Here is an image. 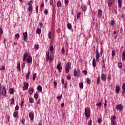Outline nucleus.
Here are the masks:
<instances>
[{"label":"nucleus","instance_id":"nucleus-1","mask_svg":"<svg viewBox=\"0 0 125 125\" xmlns=\"http://www.w3.org/2000/svg\"><path fill=\"white\" fill-rule=\"evenodd\" d=\"M53 55H50L49 57V52H46V61L48 62V60H50V63H51V61L53 60Z\"/></svg>","mask_w":125,"mask_h":125},{"label":"nucleus","instance_id":"nucleus-2","mask_svg":"<svg viewBox=\"0 0 125 125\" xmlns=\"http://www.w3.org/2000/svg\"><path fill=\"white\" fill-rule=\"evenodd\" d=\"M6 95V90L5 87H4L2 90H0V97L5 96Z\"/></svg>","mask_w":125,"mask_h":125},{"label":"nucleus","instance_id":"nucleus-3","mask_svg":"<svg viewBox=\"0 0 125 125\" xmlns=\"http://www.w3.org/2000/svg\"><path fill=\"white\" fill-rule=\"evenodd\" d=\"M85 115L86 116V118H90V109L89 108H85Z\"/></svg>","mask_w":125,"mask_h":125},{"label":"nucleus","instance_id":"nucleus-4","mask_svg":"<svg viewBox=\"0 0 125 125\" xmlns=\"http://www.w3.org/2000/svg\"><path fill=\"white\" fill-rule=\"evenodd\" d=\"M70 69H71V62H68L65 66V72L66 74H68L69 72Z\"/></svg>","mask_w":125,"mask_h":125},{"label":"nucleus","instance_id":"nucleus-5","mask_svg":"<svg viewBox=\"0 0 125 125\" xmlns=\"http://www.w3.org/2000/svg\"><path fill=\"white\" fill-rule=\"evenodd\" d=\"M111 125H116V116L114 115L113 117H111Z\"/></svg>","mask_w":125,"mask_h":125},{"label":"nucleus","instance_id":"nucleus-6","mask_svg":"<svg viewBox=\"0 0 125 125\" xmlns=\"http://www.w3.org/2000/svg\"><path fill=\"white\" fill-rule=\"evenodd\" d=\"M29 88V83L27 82L24 83V86L23 87V90H27Z\"/></svg>","mask_w":125,"mask_h":125},{"label":"nucleus","instance_id":"nucleus-7","mask_svg":"<svg viewBox=\"0 0 125 125\" xmlns=\"http://www.w3.org/2000/svg\"><path fill=\"white\" fill-rule=\"evenodd\" d=\"M101 79L102 81L105 82V81L107 80V77L106 76V75H105V74L103 73V74H102L101 75Z\"/></svg>","mask_w":125,"mask_h":125},{"label":"nucleus","instance_id":"nucleus-8","mask_svg":"<svg viewBox=\"0 0 125 125\" xmlns=\"http://www.w3.org/2000/svg\"><path fill=\"white\" fill-rule=\"evenodd\" d=\"M116 109L117 110V111H123V105L120 104L116 105Z\"/></svg>","mask_w":125,"mask_h":125},{"label":"nucleus","instance_id":"nucleus-9","mask_svg":"<svg viewBox=\"0 0 125 125\" xmlns=\"http://www.w3.org/2000/svg\"><path fill=\"white\" fill-rule=\"evenodd\" d=\"M23 37H24V40L25 42H27L28 41V32H25L23 33Z\"/></svg>","mask_w":125,"mask_h":125},{"label":"nucleus","instance_id":"nucleus-10","mask_svg":"<svg viewBox=\"0 0 125 125\" xmlns=\"http://www.w3.org/2000/svg\"><path fill=\"white\" fill-rule=\"evenodd\" d=\"M96 61L97 62L99 61V57H100V55L99 54H98V50H96Z\"/></svg>","mask_w":125,"mask_h":125},{"label":"nucleus","instance_id":"nucleus-11","mask_svg":"<svg viewBox=\"0 0 125 125\" xmlns=\"http://www.w3.org/2000/svg\"><path fill=\"white\" fill-rule=\"evenodd\" d=\"M26 62L28 63H32V57L31 56L28 57L26 60Z\"/></svg>","mask_w":125,"mask_h":125},{"label":"nucleus","instance_id":"nucleus-12","mask_svg":"<svg viewBox=\"0 0 125 125\" xmlns=\"http://www.w3.org/2000/svg\"><path fill=\"white\" fill-rule=\"evenodd\" d=\"M29 118H30L31 121H33L34 120V113H29Z\"/></svg>","mask_w":125,"mask_h":125},{"label":"nucleus","instance_id":"nucleus-13","mask_svg":"<svg viewBox=\"0 0 125 125\" xmlns=\"http://www.w3.org/2000/svg\"><path fill=\"white\" fill-rule=\"evenodd\" d=\"M113 2H114L112 1V0H108L107 3H108V6L109 7L112 6V5H113Z\"/></svg>","mask_w":125,"mask_h":125},{"label":"nucleus","instance_id":"nucleus-14","mask_svg":"<svg viewBox=\"0 0 125 125\" xmlns=\"http://www.w3.org/2000/svg\"><path fill=\"white\" fill-rule=\"evenodd\" d=\"M115 92L116 93H119L120 92V86L119 85H117L116 86V90Z\"/></svg>","mask_w":125,"mask_h":125},{"label":"nucleus","instance_id":"nucleus-15","mask_svg":"<svg viewBox=\"0 0 125 125\" xmlns=\"http://www.w3.org/2000/svg\"><path fill=\"white\" fill-rule=\"evenodd\" d=\"M57 69L59 71V72H61V70H62V67L60 66V64H58L57 66Z\"/></svg>","mask_w":125,"mask_h":125},{"label":"nucleus","instance_id":"nucleus-16","mask_svg":"<svg viewBox=\"0 0 125 125\" xmlns=\"http://www.w3.org/2000/svg\"><path fill=\"white\" fill-rule=\"evenodd\" d=\"M13 117H14L15 118H16L17 119H18V118H19L18 112L16 111V112H14Z\"/></svg>","mask_w":125,"mask_h":125},{"label":"nucleus","instance_id":"nucleus-17","mask_svg":"<svg viewBox=\"0 0 125 125\" xmlns=\"http://www.w3.org/2000/svg\"><path fill=\"white\" fill-rule=\"evenodd\" d=\"M92 65L93 67H96V60L95 59H93Z\"/></svg>","mask_w":125,"mask_h":125},{"label":"nucleus","instance_id":"nucleus-18","mask_svg":"<svg viewBox=\"0 0 125 125\" xmlns=\"http://www.w3.org/2000/svg\"><path fill=\"white\" fill-rule=\"evenodd\" d=\"M27 58H28V54H24L23 56V61H24V62H26V60H27Z\"/></svg>","mask_w":125,"mask_h":125},{"label":"nucleus","instance_id":"nucleus-19","mask_svg":"<svg viewBox=\"0 0 125 125\" xmlns=\"http://www.w3.org/2000/svg\"><path fill=\"white\" fill-rule=\"evenodd\" d=\"M118 7L121 8L122 7V0H118Z\"/></svg>","mask_w":125,"mask_h":125},{"label":"nucleus","instance_id":"nucleus-20","mask_svg":"<svg viewBox=\"0 0 125 125\" xmlns=\"http://www.w3.org/2000/svg\"><path fill=\"white\" fill-rule=\"evenodd\" d=\"M98 17H101L102 16V11L98 10Z\"/></svg>","mask_w":125,"mask_h":125},{"label":"nucleus","instance_id":"nucleus-21","mask_svg":"<svg viewBox=\"0 0 125 125\" xmlns=\"http://www.w3.org/2000/svg\"><path fill=\"white\" fill-rule=\"evenodd\" d=\"M17 70L18 72H19V71H20V62H19L17 64Z\"/></svg>","mask_w":125,"mask_h":125},{"label":"nucleus","instance_id":"nucleus-22","mask_svg":"<svg viewBox=\"0 0 125 125\" xmlns=\"http://www.w3.org/2000/svg\"><path fill=\"white\" fill-rule=\"evenodd\" d=\"M122 60H125V50H124L122 53Z\"/></svg>","mask_w":125,"mask_h":125},{"label":"nucleus","instance_id":"nucleus-23","mask_svg":"<svg viewBox=\"0 0 125 125\" xmlns=\"http://www.w3.org/2000/svg\"><path fill=\"white\" fill-rule=\"evenodd\" d=\"M28 90L30 94H33V93L34 92V89L30 88Z\"/></svg>","mask_w":125,"mask_h":125},{"label":"nucleus","instance_id":"nucleus-24","mask_svg":"<svg viewBox=\"0 0 125 125\" xmlns=\"http://www.w3.org/2000/svg\"><path fill=\"white\" fill-rule=\"evenodd\" d=\"M37 90H38V91H42V87L41 85H39L37 87Z\"/></svg>","mask_w":125,"mask_h":125},{"label":"nucleus","instance_id":"nucleus-25","mask_svg":"<svg viewBox=\"0 0 125 125\" xmlns=\"http://www.w3.org/2000/svg\"><path fill=\"white\" fill-rule=\"evenodd\" d=\"M82 9L83 11H86V10H87V7H86V6L85 5H84L82 7Z\"/></svg>","mask_w":125,"mask_h":125},{"label":"nucleus","instance_id":"nucleus-26","mask_svg":"<svg viewBox=\"0 0 125 125\" xmlns=\"http://www.w3.org/2000/svg\"><path fill=\"white\" fill-rule=\"evenodd\" d=\"M115 24V20H112L110 21V25L111 26H114Z\"/></svg>","mask_w":125,"mask_h":125},{"label":"nucleus","instance_id":"nucleus-27","mask_svg":"<svg viewBox=\"0 0 125 125\" xmlns=\"http://www.w3.org/2000/svg\"><path fill=\"white\" fill-rule=\"evenodd\" d=\"M28 11H33V7L32 6H29L28 8Z\"/></svg>","mask_w":125,"mask_h":125},{"label":"nucleus","instance_id":"nucleus-28","mask_svg":"<svg viewBox=\"0 0 125 125\" xmlns=\"http://www.w3.org/2000/svg\"><path fill=\"white\" fill-rule=\"evenodd\" d=\"M29 100L30 103H33L34 102V99L32 97H29Z\"/></svg>","mask_w":125,"mask_h":125},{"label":"nucleus","instance_id":"nucleus-29","mask_svg":"<svg viewBox=\"0 0 125 125\" xmlns=\"http://www.w3.org/2000/svg\"><path fill=\"white\" fill-rule=\"evenodd\" d=\"M42 32V30L40 28H37L36 29V33L37 34H40V33Z\"/></svg>","mask_w":125,"mask_h":125},{"label":"nucleus","instance_id":"nucleus-30","mask_svg":"<svg viewBox=\"0 0 125 125\" xmlns=\"http://www.w3.org/2000/svg\"><path fill=\"white\" fill-rule=\"evenodd\" d=\"M67 28L69 30H71V29H72V25H71V23L67 24Z\"/></svg>","mask_w":125,"mask_h":125},{"label":"nucleus","instance_id":"nucleus-31","mask_svg":"<svg viewBox=\"0 0 125 125\" xmlns=\"http://www.w3.org/2000/svg\"><path fill=\"white\" fill-rule=\"evenodd\" d=\"M29 77H30V71H28V73L27 74V75L26 76V80H29Z\"/></svg>","mask_w":125,"mask_h":125},{"label":"nucleus","instance_id":"nucleus-32","mask_svg":"<svg viewBox=\"0 0 125 125\" xmlns=\"http://www.w3.org/2000/svg\"><path fill=\"white\" fill-rule=\"evenodd\" d=\"M61 2L59 1L57 3V6H58V7H61Z\"/></svg>","mask_w":125,"mask_h":125},{"label":"nucleus","instance_id":"nucleus-33","mask_svg":"<svg viewBox=\"0 0 125 125\" xmlns=\"http://www.w3.org/2000/svg\"><path fill=\"white\" fill-rule=\"evenodd\" d=\"M96 106H98V107H101V106H102V103L100 102L96 104Z\"/></svg>","mask_w":125,"mask_h":125},{"label":"nucleus","instance_id":"nucleus-34","mask_svg":"<svg viewBox=\"0 0 125 125\" xmlns=\"http://www.w3.org/2000/svg\"><path fill=\"white\" fill-rule=\"evenodd\" d=\"M86 81H87V84H90V83L91 82V81H90V79L88 78H87Z\"/></svg>","mask_w":125,"mask_h":125},{"label":"nucleus","instance_id":"nucleus-35","mask_svg":"<svg viewBox=\"0 0 125 125\" xmlns=\"http://www.w3.org/2000/svg\"><path fill=\"white\" fill-rule=\"evenodd\" d=\"M118 66L119 67V68H122L123 67V64L122 63V62H119L118 63Z\"/></svg>","mask_w":125,"mask_h":125},{"label":"nucleus","instance_id":"nucleus-36","mask_svg":"<svg viewBox=\"0 0 125 125\" xmlns=\"http://www.w3.org/2000/svg\"><path fill=\"white\" fill-rule=\"evenodd\" d=\"M80 17H81V12H79L77 15V19H80Z\"/></svg>","mask_w":125,"mask_h":125},{"label":"nucleus","instance_id":"nucleus-37","mask_svg":"<svg viewBox=\"0 0 125 125\" xmlns=\"http://www.w3.org/2000/svg\"><path fill=\"white\" fill-rule=\"evenodd\" d=\"M100 83V77H98L97 79V85H98V84H99V83Z\"/></svg>","mask_w":125,"mask_h":125},{"label":"nucleus","instance_id":"nucleus-38","mask_svg":"<svg viewBox=\"0 0 125 125\" xmlns=\"http://www.w3.org/2000/svg\"><path fill=\"white\" fill-rule=\"evenodd\" d=\"M79 86L80 88H83V83H79Z\"/></svg>","mask_w":125,"mask_h":125},{"label":"nucleus","instance_id":"nucleus-39","mask_svg":"<svg viewBox=\"0 0 125 125\" xmlns=\"http://www.w3.org/2000/svg\"><path fill=\"white\" fill-rule=\"evenodd\" d=\"M74 77H77L78 76V71L74 70Z\"/></svg>","mask_w":125,"mask_h":125},{"label":"nucleus","instance_id":"nucleus-40","mask_svg":"<svg viewBox=\"0 0 125 125\" xmlns=\"http://www.w3.org/2000/svg\"><path fill=\"white\" fill-rule=\"evenodd\" d=\"M10 94H13V93H14V89L13 88H11L10 89Z\"/></svg>","mask_w":125,"mask_h":125},{"label":"nucleus","instance_id":"nucleus-41","mask_svg":"<svg viewBox=\"0 0 125 125\" xmlns=\"http://www.w3.org/2000/svg\"><path fill=\"white\" fill-rule=\"evenodd\" d=\"M94 29L96 31H97V29H98V24L96 23V24L95 25Z\"/></svg>","mask_w":125,"mask_h":125},{"label":"nucleus","instance_id":"nucleus-42","mask_svg":"<svg viewBox=\"0 0 125 125\" xmlns=\"http://www.w3.org/2000/svg\"><path fill=\"white\" fill-rule=\"evenodd\" d=\"M61 98H62V94L57 97V99H58V100H60V99H61Z\"/></svg>","mask_w":125,"mask_h":125},{"label":"nucleus","instance_id":"nucleus-43","mask_svg":"<svg viewBox=\"0 0 125 125\" xmlns=\"http://www.w3.org/2000/svg\"><path fill=\"white\" fill-rule=\"evenodd\" d=\"M61 52L62 54H65V49L64 48H62Z\"/></svg>","mask_w":125,"mask_h":125},{"label":"nucleus","instance_id":"nucleus-44","mask_svg":"<svg viewBox=\"0 0 125 125\" xmlns=\"http://www.w3.org/2000/svg\"><path fill=\"white\" fill-rule=\"evenodd\" d=\"M28 5L29 6H32V5H33V2L32 1L28 2Z\"/></svg>","mask_w":125,"mask_h":125},{"label":"nucleus","instance_id":"nucleus-45","mask_svg":"<svg viewBox=\"0 0 125 125\" xmlns=\"http://www.w3.org/2000/svg\"><path fill=\"white\" fill-rule=\"evenodd\" d=\"M115 54H116V51H115V50H113L112 51V54H111L112 56L113 57L115 56Z\"/></svg>","mask_w":125,"mask_h":125},{"label":"nucleus","instance_id":"nucleus-46","mask_svg":"<svg viewBox=\"0 0 125 125\" xmlns=\"http://www.w3.org/2000/svg\"><path fill=\"white\" fill-rule=\"evenodd\" d=\"M36 76H37V74L34 73L33 76V80L35 81L36 80Z\"/></svg>","mask_w":125,"mask_h":125},{"label":"nucleus","instance_id":"nucleus-47","mask_svg":"<svg viewBox=\"0 0 125 125\" xmlns=\"http://www.w3.org/2000/svg\"><path fill=\"white\" fill-rule=\"evenodd\" d=\"M122 89L125 90V83H123L122 85Z\"/></svg>","mask_w":125,"mask_h":125},{"label":"nucleus","instance_id":"nucleus-48","mask_svg":"<svg viewBox=\"0 0 125 125\" xmlns=\"http://www.w3.org/2000/svg\"><path fill=\"white\" fill-rule=\"evenodd\" d=\"M24 104V101H21V108H23V104Z\"/></svg>","mask_w":125,"mask_h":125},{"label":"nucleus","instance_id":"nucleus-49","mask_svg":"<svg viewBox=\"0 0 125 125\" xmlns=\"http://www.w3.org/2000/svg\"><path fill=\"white\" fill-rule=\"evenodd\" d=\"M38 97H39V95H38V94H34V98H35V99H38Z\"/></svg>","mask_w":125,"mask_h":125},{"label":"nucleus","instance_id":"nucleus-50","mask_svg":"<svg viewBox=\"0 0 125 125\" xmlns=\"http://www.w3.org/2000/svg\"><path fill=\"white\" fill-rule=\"evenodd\" d=\"M11 104H14V98L11 99Z\"/></svg>","mask_w":125,"mask_h":125},{"label":"nucleus","instance_id":"nucleus-51","mask_svg":"<svg viewBox=\"0 0 125 125\" xmlns=\"http://www.w3.org/2000/svg\"><path fill=\"white\" fill-rule=\"evenodd\" d=\"M34 48L36 50H38V49H39V45H36Z\"/></svg>","mask_w":125,"mask_h":125},{"label":"nucleus","instance_id":"nucleus-52","mask_svg":"<svg viewBox=\"0 0 125 125\" xmlns=\"http://www.w3.org/2000/svg\"><path fill=\"white\" fill-rule=\"evenodd\" d=\"M83 73L86 76L87 75V71L86 70H84L83 71Z\"/></svg>","mask_w":125,"mask_h":125},{"label":"nucleus","instance_id":"nucleus-53","mask_svg":"<svg viewBox=\"0 0 125 125\" xmlns=\"http://www.w3.org/2000/svg\"><path fill=\"white\" fill-rule=\"evenodd\" d=\"M25 66H26V62H24L22 65V69L25 68Z\"/></svg>","mask_w":125,"mask_h":125},{"label":"nucleus","instance_id":"nucleus-54","mask_svg":"<svg viewBox=\"0 0 125 125\" xmlns=\"http://www.w3.org/2000/svg\"><path fill=\"white\" fill-rule=\"evenodd\" d=\"M54 48H53V46H50V51L51 52H52V51H53Z\"/></svg>","mask_w":125,"mask_h":125},{"label":"nucleus","instance_id":"nucleus-55","mask_svg":"<svg viewBox=\"0 0 125 125\" xmlns=\"http://www.w3.org/2000/svg\"><path fill=\"white\" fill-rule=\"evenodd\" d=\"M66 5L69 4V0H64Z\"/></svg>","mask_w":125,"mask_h":125},{"label":"nucleus","instance_id":"nucleus-56","mask_svg":"<svg viewBox=\"0 0 125 125\" xmlns=\"http://www.w3.org/2000/svg\"><path fill=\"white\" fill-rule=\"evenodd\" d=\"M48 38L49 39H51V32H49L48 33Z\"/></svg>","mask_w":125,"mask_h":125},{"label":"nucleus","instance_id":"nucleus-57","mask_svg":"<svg viewBox=\"0 0 125 125\" xmlns=\"http://www.w3.org/2000/svg\"><path fill=\"white\" fill-rule=\"evenodd\" d=\"M44 13H45V14H46V15H47V14L48 13V10H47V9H45L44 10Z\"/></svg>","mask_w":125,"mask_h":125},{"label":"nucleus","instance_id":"nucleus-58","mask_svg":"<svg viewBox=\"0 0 125 125\" xmlns=\"http://www.w3.org/2000/svg\"><path fill=\"white\" fill-rule=\"evenodd\" d=\"M50 5H53V0H50Z\"/></svg>","mask_w":125,"mask_h":125},{"label":"nucleus","instance_id":"nucleus-59","mask_svg":"<svg viewBox=\"0 0 125 125\" xmlns=\"http://www.w3.org/2000/svg\"><path fill=\"white\" fill-rule=\"evenodd\" d=\"M38 10H39V7H38V6H36V12L37 13H38Z\"/></svg>","mask_w":125,"mask_h":125},{"label":"nucleus","instance_id":"nucleus-60","mask_svg":"<svg viewBox=\"0 0 125 125\" xmlns=\"http://www.w3.org/2000/svg\"><path fill=\"white\" fill-rule=\"evenodd\" d=\"M19 37H20V35H19V34H15V38H19Z\"/></svg>","mask_w":125,"mask_h":125},{"label":"nucleus","instance_id":"nucleus-61","mask_svg":"<svg viewBox=\"0 0 125 125\" xmlns=\"http://www.w3.org/2000/svg\"><path fill=\"white\" fill-rule=\"evenodd\" d=\"M39 26H41V27H42L43 26L42 22H39Z\"/></svg>","mask_w":125,"mask_h":125},{"label":"nucleus","instance_id":"nucleus-62","mask_svg":"<svg viewBox=\"0 0 125 125\" xmlns=\"http://www.w3.org/2000/svg\"><path fill=\"white\" fill-rule=\"evenodd\" d=\"M3 31H2V29L0 28V34L1 35V34H3Z\"/></svg>","mask_w":125,"mask_h":125},{"label":"nucleus","instance_id":"nucleus-63","mask_svg":"<svg viewBox=\"0 0 125 125\" xmlns=\"http://www.w3.org/2000/svg\"><path fill=\"white\" fill-rule=\"evenodd\" d=\"M67 80H71V76L68 75L67 76Z\"/></svg>","mask_w":125,"mask_h":125},{"label":"nucleus","instance_id":"nucleus-64","mask_svg":"<svg viewBox=\"0 0 125 125\" xmlns=\"http://www.w3.org/2000/svg\"><path fill=\"white\" fill-rule=\"evenodd\" d=\"M91 124H92V121L91 120H89L88 121V125H91Z\"/></svg>","mask_w":125,"mask_h":125}]
</instances>
